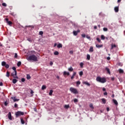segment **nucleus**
Segmentation results:
<instances>
[{
	"instance_id": "f257e3e1",
	"label": "nucleus",
	"mask_w": 125,
	"mask_h": 125,
	"mask_svg": "<svg viewBox=\"0 0 125 125\" xmlns=\"http://www.w3.org/2000/svg\"><path fill=\"white\" fill-rule=\"evenodd\" d=\"M27 60L28 61H34L36 62L38 61V57H37L35 55H32L27 58Z\"/></svg>"
},
{
	"instance_id": "f03ea898",
	"label": "nucleus",
	"mask_w": 125,
	"mask_h": 125,
	"mask_svg": "<svg viewBox=\"0 0 125 125\" xmlns=\"http://www.w3.org/2000/svg\"><path fill=\"white\" fill-rule=\"evenodd\" d=\"M96 80L101 83H105L107 81V79L105 77H101V76H97Z\"/></svg>"
},
{
	"instance_id": "7ed1b4c3",
	"label": "nucleus",
	"mask_w": 125,
	"mask_h": 125,
	"mask_svg": "<svg viewBox=\"0 0 125 125\" xmlns=\"http://www.w3.org/2000/svg\"><path fill=\"white\" fill-rule=\"evenodd\" d=\"M69 90L73 94H79V91L76 88H74V87H70Z\"/></svg>"
},
{
	"instance_id": "20e7f679",
	"label": "nucleus",
	"mask_w": 125,
	"mask_h": 125,
	"mask_svg": "<svg viewBox=\"0 0 125 125\" xmlns=\"http://www.w3.org/2000/svg\"><path fill=\"white\" fill-rule=\"evenodd\" d=\"M24 115V112L21 111H18L16 113V116L17 117H19V116H23Z\"/></svg>"
},
{
	"instance_id": "39448f33",
	"label": "nucleus",
	"mask_w": 125,
	"mask_h": 125,
	"mask_svg": "<svg viewBox=\"0 0 125 125\" xmlns=\"http://www.w3.org/2000/svg\"><path fill=\"white\" fill-rule=\"evenodd\" d=\"M81 32V31L78 29V30L76 31H73V34L74 35H75V36H76L77 35H78V33H80Z\"/></svg>"
},
{
	"instance_id": "423d86ee",
	"label": "nucleus",
	"mask_w": 125,
	"mask_h": 125,
	"mask_svg": "<svg viewBox=\"0 0 125 125\" xmlns=\"http://www.w3.org/2000/svg\"><path fill=\"white\" fill-rule=\"evenodd\" d=\"M13 70H14V73H15V76H17V71H16V67L13 66L12 67Z\"/></svg>"
},
{
	"instance_id": "0eeeda50",
	"label": "nucleus",
	"mask_w": 125,
	"mask_h": 125,
	"mask_svg": "<svg viewBox=\"0 0 125 125\" xmlns=\"http://www.w3.org/2000/svg\"><path fill=\"white\" fill-rule=\"evenodd\" d=\"M11 98L13 100L14 102H16V101H19V99H16L15 97H12Z\"/></svg>"
},
{
	"instance_id": "6e6552de",
	"label": "nucleus",
	"mask_w": 125,
	"mask_h": 125,
	"mask_svg": "<svg viewBox=\"0 0 125 125\" xmlns=\"http://www.w3.org/2000/svg\"><path fill=\"white\" fill-rule=\"evenodd\" d=\"M114 11H115V13H118V12L119 11V7H115L114 8Z\"/></svg>"
},
{
	"instance_id": "1a4fd4ad",
	"label": "nucleus",
	"mask_w": 125,
	"mask_h": 125,
	"mask_svg": "<svg viewBox=\"0 0 125 125\" xmlns=\"http://www.w3.org/2000/svg\"><path fill=\"white\" fill-rule=\"evenodd\" d=\"M105 70L109 74H111V71H110V69L108 67H105Z\"/></svg>"
},
{
	"instance_id": "9d476101",
	"label": "nucleus",
	"mask_w": 125,
	"mask_h": 125,
	"mask_svg": "<svg viewBox=\"0 0 125 125\" xmlns=\"http://www.w3.org/2000/svg\"><path fill=\"white\" fill-rule=\"evenodd\" d=\"M8 119L10 120H12V118L11 117V112H9L8 113Z\"/></svg>"
},
{
	"instance_id": "9b49d317",
	"label": "nucleus",
	"mask_w": 125,
	"mask_h": 125,
	"mask_svg": "<svg viewBox=\"0 0 125 125\" xmlns=\"http://www.w3.org/2000/svg\"><path fill=\"white\" fill-rule=\"evenodd\" d=\"M117 46L116 45H115V44H112L111 45V50H113V49H114V48H116Z\"/></svg>"
},
{
	"instance_id": "f8f14e48",
	"label": "nucleus",
	"mask_w": 125,
	"mask_h": 125,
	"mask_svg": "<svg viewBox=\"0 0 125 125\" xmlns=\"http://www.w3.org/2000/svg\"><path fill=\"white\" fill-rule=\"evenodd\" d=\"M96 47H97V48H102V47H103V45H99L98 44H97L96 45Z\"/></svg>"
},
{
	"instance_id": "ddd939ff",
	"label": "nucleus",
	"mask_w": 125,
	"mask_h": 125,
	"mask_svg": "<svg viewBox=\"0 0 125 125\" xmlns=\"http://www.w3.org/2000/svg\"><path fill=\"white\" fill-rule=\"evenodd\" d=\"M75 75H76V72H74L73 75L71 76V79H74Z\"/></svg>"
},
{
	"instance_id": "4468645a",
	"label": "nucleus",
	"mask_w": 125,
	"mask_h": 125,
	"mask_svg": "<svg viewBox=\"0 0 125 125\" xmlns=\"http://www.w3.org/2000/svg\"><path fill=\"white\" fill-rule=\"evenodd\" d=\"M83 84H85L86 85H87V86H90V83H89L87 81H84V82H83Z\"/></svg>"
},
{
	"instance_id": "2eb2a0df",
	"label": "nucleus",
	"mask_w": 125,
	"mask_h": 125,
	"mask_svg": "<svg viewBox=\"0 0 125 125\" xmlns=\"http://www.w3.org/2000/svg\"><path fill=\"white\" fill-rule=\"evenodd\" d=\"M63 74L64 75H67V76L70 75L69 72H67V71H64Z\"/></svg>"
},
{
	"instance_id": "dca6fc26",
	"label": "nucleus",
	"mask_w": 125,
	"mask_h": 125,
	"mask_svg": "<svg viewBox=\"0 0 125 125\" xmlns=\"http://www.w3.org/2000/svg\"><path fill=\"white\" fill-rule=\"evenodd\" d=\"M11 75L12 76V77H13L14 79H19V78L17 76H14V74L13 73H11Z\"/></svg>"
},
{
	"instance_id": "f3484780",
	"label": "nucleus",
	"mask_w": 125,
	"mask_h": 125,
	"mask_svg": "<svg viewBox=\"0 0 125 125\" xmlns=\"http://www.w3.org/2000/svg\"><path fill=\"white\" fill-rule=\"evenodd\" d=\"M119 73H124V71L123 69L120 68V69H119Z\"/></svg>"
},
{
	"instance_id": "a211bd4d",
	"label": "nucleus",
	"mask_w": 125,
	"mask_h": 125,
	"mask_svg": "<svg viewBox=\"0 0 125 125\" xmlns=\"http://www.w3.org/2000/svg\"><path fill=\"white\" fill-rule=\"evenodd\" d=\"M9 76H10V73L9 72L7 71L6 74V77H7V78L9 77Z\"/></svg>"
},
{
	"instance_id": "6ab92c4d",
	"label": "nucleus",
	"mask_w": 125,
	"mask_h": 125,
	"mask_svg": "<svg viewBox=\"0 0 125 125\" xmlns=\"http://www.w3.org/2000/svg\"><path fill=\"white\" fill-rule=\"evenodd\" d=\"M64 107L66 109H68V108H69V107H70V105H69V104H65Z\"/></svg>"
},
{
	"instance_id": "aec40b11",
	"label": "nucleus",
	"mask_w": 125,
	"mask_h": 125,
	"mask_svg": "<svg viewBox=\"0 0 125 125\" xmlns=\"http://www.w3.org/2000/svg\"><path fill=\"white\" fill-rule=\"evenodd\" d=\"M113 103H114V104H118L117 101L116 100H115L114 99H113Z\"/></svg>"
},
{
	"instance_id": "412c9836",
	"label": "nucleus",
	"mask_w": 125,
	"mask_h": 125,
	"mask_svg": "<svg viewBox=\"0 0 125 125\" xmlns=\"http://www.w3.org/2000/svg\"><path fill=\"white\" fill-rule=\"evenodd\" d=\"M42 90L46 89V86H45V85H43L42 87Z\"/></svg>"
},
{
	"instance_id": "4be33fe9",
	"label": "nucleus",
	"mask_w": 125,
	"mask_h": 125,
	"mask_svg": "<svg viewBox=\"0 0 125 125\" xmlns=\"http://www.w3.org/2000/svg\"><path fill=\"white\" fill-rule=\"evenodd\" d=\"M89 52H94L93 47H90V48L89 49Z\"/></svg>"
},
{
	"instance_id": "5701e85b",
	"label": "nucleus",
	"mask_w": 125,
	"mask_h": 125,
	"mask_svg": "<svg viewBox=\"0 0 125 125\" xmlns=\"http://www.w3.org/2000/svg\"><path fill=\"white\" fill-rule=\"evenodd\" d=\"M13 83H17V80H16V79H13Z\"/></svg>"
},
{
	"instance_id": "b1692460",
	"label": "nucleus",
	"mask_w": 125,
	"mask_h": 125,
	"mask_svg": "<svg viewBox=\"0 0 125 125\" xmlns=\"http://www.w3.org/2000/svg\"><path fill=\"white\" fill-rule=\"evenodd\" d=\"M102 101L103 104H106V99H105L103 98V99H102Z\"/></svg>"
},
{
	"instance_id": "393cba45",
	"label": "nucleus",
	"mask_w": 125,
	"mask_h": 125,
	"mask_svg": "<svg viewBox=\"0 0 125 125\" xmlns=\"http://www.w3.org/2000/svg\"><path fill=\"white\" fill-rule=\"evenodd\" d=\"M89 107H91V108H92V109L94 108L93 104H89Z\"/></svg>"
},
{
	"instance_id": "a878e982",
	"label": "nucleus",
	"mask_w": 125,
	"mask_h": 125,
	"mask_svg": "<svg viewBox=\"0 0 125 125\" xmlns=\"http://www.w3.org/2000/svg\"><path fill=\"white\" fill-rule=\"evenodd\" d=\"M1 65L2 66H5L6 65V62H1Z\"/></svg>"
},
{
	"instance_id": "bb28decb",
	"label": "nucleus",
	"mask_w": 125,
	"mask_h": 125,
	"mask_svg": "<svg viewBox=\"0 0 125 125\" xmlns=\"http://www.w3.org/2000/svg\"><path fill=\"white\" fill-rule=\"evenodd\" d=\"M53 92V91L52 90H50V92L49 93V95L51 96L52 95V93Z\"/></svg>"
},
{
	"instance_id": "cd10ccee",
	"label": "nucleus",
	"mask_w": 125,
	"mask_h": 125,
	"mask_svg": "<svg viewBox=\"0 0 125 125\" xmlns=\"http://www.w3.org/2000/svg\"><path fill=\"white\" fill-rule=\"evenodd\" d=\"M91 59L90 55H87V59L88 60H90Z\"/></svg>"
},
{
	"instance_id": "c85d7f7f",
	"label": "nucleus",
	"mask_w": 125,
	"mask_h": 125,
	"mask_svg": "<svg viewBox=\"0 0 125 125\" xmlns=\"http://www.w3.org/2000/svg\"><path fill=\"white\" fill-rule=\"evenodd\" d=\"M68 70H69V71H73V67L72 66H71L70 67H69L68 68Z\"/></svg>"
},
{
	"instance_id": "c756f323",
	"label": "nucleus",
	"mask_w": 125,
	"mask_h": 125,
	"mask_svg": "<svg viewBox=\"0 0 125 125\" xmlns=\"http://www.w3.org/2000/svg\"><path fill=\"white\" fill-rule=\"evenodd\" d=\"M54 55H58V54H59V53L58 52V51H56L54 52Z\"/></svg>"
},
{
	"instance_id": "7c9ffc66",
	"label": "nucleus",
	"mask_w": 125,
	"mask_h": 125,
	"mask_svg": "<svg viewBox=\"0 0 125 125\" xmlns=\"http://www.w3.org/2000/svg\"><path fill=\"white\" fill-rule=\"evenodd\" d=\"M81 83V81H77V82H76L77 86L80 85Z\"/></svg>"
},
{
	"instance_id": "2f4dec72",
	"label": "nucleus",
	"mask_w": 125,
	"mask_h": 125,
	"mask_svg": "<svg viewBox=\"0 0 125 125\" xmlns=\"http://www.w3.org/2000/svg\"><path fill=\"white\" fill-rule=\"evenodd\" d=\"M21 65V62H18V63H17L18 67H20Z\"/></svg>"
},
{
	"instance_id": "473e14b6",
	"label": "nucleus",
	"mask_w": 125,
	"mask_h": 125,
	"mask_svg": "<svg viewBox=\"0 0 125 125\" xmlns=\"http://www.w3.org/2000/svg\"><path fill=\"white\" fill-rule=\"evenodd\" d=\"M83 71H82L80 72L79 75H80V76H83Z\"/></svg>"
},
{
	"instance_id": "72a5a7b5",
	"label": "nucleus",
	"mask_w": 125,
	"mask_h": 125,
	"mask_svg": "<svg viewBox=\"0 0 125 125\" xmlns=\"http://www.w3.org/2000/svg\"><path fill=\"white\" fill-rule=\"evenodd\" d=\"M57 47H58V48H60V47H62V44H58Z\"/></svg>"
},
{
	"instance_id": "f704fd0d",
	"label": "nucleus",
	"mask_w": 125,
	"mask_h": 125,
	"mask_svg": "<svg viewBox=\"0 0 125 125\" xmlns=\"http://www.w3.org/2000/svg\"><path fill=\"white\" fill-rule=\"evenodd\" d=\"M83 65H84L83 62H81L80 63V66H81V67H82V68L83 67Z\"/></svg>"
},
{
	"instance_id": "c9c22d12",
	"label": "nucleus",
	"mask_w": 125,
	"mask_h": 125,
	"mask_svg": "<svg viewBox=\"0 0 125 125\" xmlns=\"http://www.w3.org/2000/svg\"><path fill=\"white\" fill-rule=\"evenodd\" d=\"M101 39H102L103 40H104L105 36H104V35H101Z\"/></svg>"
},
{
	"instance_id": "e433bc0d",
	"label": "nucleus",
	"mask_w": 125,
	"mask_h": 125,
	"mask_svg": "<svg viewBox=\"0 0 125 125\" xmlns=\"http://www.w3.org/2000/svg\"><path fill=\"white\" fill-rule=\"evenodd\" d=\"M97 41H98V42H99V43L101 42V40L100 38H97Z\"/></svg>"
},
{
	"instance_id": "4c0bfd02",
	"label": "nucleus",
	"mask_w": 125,
	"mask_h": 125,
	"mask_svg": "<svg viewBox=\"0 0 125 125\" xmlns=\"http://www.w3.org/2000/svg\"><path fill=\"white\" fill-rule=\"evenodd\" d=\"M5 68H6L7 69H8V68H9V65L8 64H6V65H5Z\"/></svg>"
},
{
	"instance_id": "58836bf2",
	"label": "nucleus",
	"mask_w": 125,
	"mask_h": 125,
	"mask_svg": "<svg viewBox=\"0 0 125 125\" xmlns=\"http://www.w3.org/2000/svg\"><path fill=\"white\" fill-rule=\"evenodd\" d=\"M103 30L104 31H108V28H107L106 27H104L103 28Z\"/></svg>"
},
{
	"instance_id": "ea45409f",
	"label": "nucleus",
	"mask_w": 125,
	"mask_h": 125,
	"mask_svg": "<svg viewBox=\"0 0 125 125\" xmlns=\"http://www.w3.org/2000/svg\"><path fill=\"white\" fill-rule=\"evenodd\" d=\"M26 78L27 80H30V79H31V76H30L29 75H27Z\"/></svg>"
},
{
	"instance_id": "a19ab883",
	"label": "nucleus",
	"mask_w": 125,
	"mask_h": 125,
	"mask_svg": "<svg viewBox=\"0 0 125 125\" xmlns=\"http://www.w3.org/2000/svg\"><path fill=\"white\" fill-rule=\"evenodd\" d=\"M39 35H43V32H42V31H40L39 32Z\"/></svg>"
},
{
	"instance_id": "79ce46f5",
	"label": "nucleus",
	"mask_w": 125,
	"mask_h": 125,
	"mask_svg": "<svg viewBox=\"0 0 125 125\" xmlns=\"http://www.w3.org/2000/svg\"><path fill=\"white\" fill-rule=\"evenodd\" d=\"M86 38H87V39H91V37L89 35H86Z\"/></svg>"
},
{
	"instance_id": "37998d69",
	"label": "nucleus",
	"mask_w": 125,
	"mask_h": 125,
	"mask_svg": "<svg viewBox=\"0 0 125 125\" xmlns=\"http://www.w3.org/2000/svg\"><path fill=\"white\" fill-rule=\"evenodd\" d=\"M21 122L22 125H23V124H24V120H23L22 119H21Z\"/></svg>"
},
{
	"instance_id": "c03bdc74",
	"label": "nucleus",
	"mask_w": 125,
	"mask_h": 125,
	"mask_svg": "<svg viewBox=\"0 0 125 125\" xmlns=\"http://www.w3.org/2000/svg\"><path fill=\"white\" fill-rule=\"evenodd\" d=\"M74 103H77L78 102V99H74Z\"/></svg>"
},
{
	"instance_id": "a18cd8bd",
	"label": "nucleus",
	"mask_w": 125,
	"mask_h": 125,
	"mask_svg": "<svg viewBox=\"0 0 125 125\" xmlns=\"http://www.w3.org/2000/svg\"><path fill=\"white\" fill-rule=\"evenodd\" d=\"M82 37H83V38H85L86 37L85 34H82Z\"/></svg>"
},
{
	"instance_id": "49530a36",
	"label": "nucleus",
	"mask_w": 125,
	"mask_h": 125,
	"mask_svg": "<svg viewBox=\"0 0 125 125\" xmlns=\"http://www.w3.org/2000/svg\"><path fill=\"white\" fill-rule=\"evenodd\" d=\"M7 23L9 25H11V24H12V22L10 21H8Z\"/></svg>"
},
{
	"instance_id": "de8ad7c7",
	"label": "nucleus",
	"mask_w": 125,
	"mask_h": 125,
	"mask_svg": "<svg viewBox=\"0 0 125 125\" xmlns=\"http://www.w3.org/2000/svg\"><path fill=\"white\" fill-rule=\"evenodd\" d=\"M2 5H3V6H6V3H3L2 4Z\"/></svg>"
},
{
	"instance_id": "09e8293b",
	"label": "nucleus",
	"mask_w": 125,
	"mask_h": 125,
	"mask_svg": "<svg viewBox=\"0 0 125 125\" xmlns=\"http://www.w3.org/2000/svg\"><path fill=\"white\" fill-rule=\"evenodd\" d=\"M21 82H22V83H24V82H25V78H22V79H21Z\"/></svg>"
},
{
	"instance_id": "8fccbe9b",
	"label": "nucleus",
	"mask_w": 125,
	"mask_h": 125,
	"mask_svg": "<svg viewBox=\"0 0 125 125\" xmlns=\"http://www.w3.org/2000/svg\"><path fill=\"white\" fill-rule=\"evenodd\" d=\"M104 96H106V95H108V93H107V92H104Z\"/></svg>"
},
{
	"instance_id": "3c124183",
	"label": "nucleus",
	"mask_w": 125,
	"mask_h": 125,
	"mask_svg": "<svg viewBox=\"0 0 125 125\" xmlns=\"http://www.w3.org/2000/svg\"><path fill=\"white\" fill-rule=\"evenodd\" d=\"M27 41H28V42H32V40L30 38H28Z\"/></svg>"
},
{
	"instance_id": "603ef678",
	"label": "nucleus",
	"mask_w": 125,
	"mask_h": 125,
	"mask_svg": "<svg viewBox=\"0 0 125 125\" xmlns=\"http://www.w3.org/2000/svg\"><path fill=\"white\" fill-rule=\"evenodd\" d=\"M17 56H18L17 53H15V58H17Z\"/></svg>"
},
{
	"instance_id": "864d4df0",
	"label": "nucleus",
	"mask_w": 125,
	"mask_h": 125,
	"mask_svg": "<svg viewBox=\"0 0 125 125\" xmlns=\"http://www.w3.org/2000/svg\"><path fill=\"white\" fill-rule=\"evenodd\" d=\"M107 60H108V61H110V60H111V58L110 57H107Z\"/></svg>"
},
{
	"instance_id": "5fc2aeb1",
	"label": "nucleus",
	"mask_w": 125,
	"mask_h": 125,
	"mask_svg": "<svg viewBox=\"0 0 125 125\" xmlns=\"http://www.w3.org/2000/svg\"><path fill=\"white\" fill-rule=\"evenodd\" d=\"M7 103L6 102H5V103H4V105H5V106H7Z\"/></svg>"
},
{
	"instance_id": "6e6d98bb",
	"label": "nucleus",
	"mask_w": 125,
	"mask_h": 125,
	"mask_svg": "<svg viewBox=\"0 0 125 125\" xmlns=\"http://www.w3.org/2000/svg\"><path fill=\"white\" fill-rule=\"evenodd\" d=\"M14 107L15 108H17V104H15Z\"/></svg>"
},
{
	"instance_id": "4d7b16f0",
	"label": "nucleus",
	"mask_w": 125,
	"mask_h": 125,
	"mask_svg": "<svg viewBox=\"0 0 125 125\" xmlns=\"http://www.w3.org/2000/svg\"><path fill=\"white\" fill-rule=\"evenodd\" d=\"M94 29H97V26L96 25H95L94 27Z\"/></svg>"
},
{
	"instance_id": "13d9d810",
	"label": "nucleus",
	"mask_w": 125,
	"mask_h": 125,
	"mask_svg": "<svg viewBox=\"0 0 125 125\" xmlns=\"http://www.w3.org/2000/svg\"><path fill=\"white\" fill-rule=\"evenodd\" d=\"M3 85V83H2V82L0 83V86H2Z\"/></svg>"
},
{
	"instance_id": "bf43d9fd",
	"label": "nucleus",
	"mask_w": 125,
	"mask_h": 125,
	"mask_svg": "<svg viewBox=\"0 0 125 125\" xmlns=\"http://www.w3.org/2000/svg\"><path fill=\"white\" fill-rule=\"evenodd\" d=\"M111 80H112L113 81L114 80H115V77H112V78H111Z\"/></svg>"
},
{
	"instance_id": "052dcab7",
	"label": "nucleus",
	"mask_w": 125,
	"mask_h": 125,
	"mask_svg": "<svg viewBox=\"0 0 125 125\" xmlns=\"http://www.w3.org/2000/svg\"><path fill=\"white\" fill-rule=\"evenodd\" d=\"M69 53L70 54H73V51H70Z\"/></svg>"
},
{
	"instance_id": "680f3d73",
	"label": "nucleus",
	"mask_w": 125,
	"mask_h": 125,
	"mask_svg": "<svg viewBox=\"0 0 125 125\" xmlns=\"http://www.w3.org/2000/svg\"><path fill=\"white\" fill-rule=\"evenodd\" d=\"M26 27H31L32 28H34V26H33V25L26 26Z\"/></svg>"
},
{
	"instance_id": "e2e57ef3",
	"label": "nucleus",
	"mask_w": 125,
	"mask_h": 125,
	"mask_svg": "<svg viewBox=\"0 0 125 125\" xmlns=\"http://www.w3.org/2000/svg\"><path fill=\"white\" fill-rule=\"evenodd\" d=\"M30 93H31V94H33V93H34V91L33 90H31Z\"/></svg>"
},
{
	"instance_id": "0e129e2a",
	"label": "nucleus",
	"mask_w": 125,
	"mask_h": 125,
	"mask_svg": "<svg viewBox=\"0 0 125 125\" xmlns=\"http://www.w3.org/2000/svg\"><path fill=\"white\" fill-rule=\"evenodd\" d=\"M106 109H107V111H109V110H110L109 107H107Z\"/></svg>"
},
{
	"instance_id": "69168bd1",
	"label": "nucleus",
	"mask_w": 125,
	"mask_h": 125,
	"mask_svg": "<svg viewBox=\"0 0 125 125\" xmlns=\"http://www.w3.org/2000/svg\"><path fill=\"white\" fill-rule=\"evenodd\" d=\"M103 91H106V88L104 87L103 88Z\"/></svg>"
},
{
	"instance_id": "338daca9",
	"label": "nucleus",
	"mask_w": 125,
	"mask_h": 125,
	"mask_svg": "<svg viewBox=\"0 0 125 125\" xmlns=\"http://www.w3.org/2000/svg\"><path fill=\"white\" fill-rule=\"evenodd\" d=\"M5 20H6L7 23H8V21H8V19H5Z\"/></svg>"
},
{
	"instance_id": "774afa93",
	"label": "nucleus",
	"mask_w": 125,
	"mask_h": 125,
	"mask_svg": "<svg viewBox=\"0 0 125 125\" xmlns=\"http://www.w3.org/2000/svg\"><path fill=\"white\" fill-rule=\"evenodd\" d=\"M57 45V43H55L54 45V47H55V46H56Z\"/></svg>"
}]
</instances>
